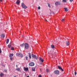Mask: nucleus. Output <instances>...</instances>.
<instances>
[{
	"instance_id": "obj_34",
	"label": "nucleus",
	"mask_w": 77,
	"mask_h": 77,
	"mask_svg": "<svg viewBox=\"0 0 77 77\" xmlns=\"http://www.w3.org/2000/svg\"><path fill=\"white\" fill-rule=\"evenodd\" d=\"M38 77H42V75H38Z\"/></svg>"
},
{
	"instance_id": "obj_36",
	"label": "nucleus",
	"mask_w": 77,
	"mask_h": 77,
	"mask_svg": "<svg viewBox=\"0 0 77 77\" xmlns=\"http://www.w3.org/2000/svg\"><path fill=\"white\" fill-rule=\"evenodd\" d=\"M72 1H73V0H70V2H72Z\"/></svg>"
},
{
	"instance_id": "obj_37",
	"label": "nucleus",
	"mask_w": 77,
	"mask_h": 77,
	"mask_svg": "<svg viewBox=\"0 0 77 77\" xmlns=\"http://www.w3.org/2000/svg\"><path fill=\"white\" fill-rule=\"evenodd\" d=\"M4 71H5V72H7V70H4Z\"/></svg>"
},
{
	"instance_id": "obj_3",
	"label": "nucleus",
	"mask_w": 77,
	"mask_h": 77,
	"mask_svg": "<svg viewBox=\"0 0 77 77\" xmlns=\"http://www.w3.org/2000/svg\"><path fill=\"white\" fill-rule=\"evenodd\" d=\"M61 4V3L59 1H57L55 3V5L56 6H58V5H60Z\"/></svg>"
},
{
	"instance_id": "obj_13",
	"label": "nucleus",
	"mask_w": 77,
	"mask_h": 77,
	"mask_svg": "<svg viewBox=\"0 0 77 77\" xmlns=\"http://www.w3.org/2000/svg\"><path fill=\"white\" fill-rule=\"evenodd\" d=\"M29 58L32 59V57H31V53H29Z\"/></svg>"
},
{
	"instance_id": "obj_12",
	"label": "nucleus",
	"mask_w": 77,
	"mask_h": 77,
	"mask_svg": "<svg viewBox=\"0 0 77 77\" xmlns=\"http://www.w3.org/2000/svg\"><path fill=\"white\" fill-rule=\"evenodd\" d=\"M0 76L1 77H3V76H4V74L2 73H0Z\"/></svg>"
},
{
	"instance_id": "obj_8",
	"label": "nucleus",
	"mask_w": 77,
	"mask_h": 77,
	"mask_svg": "<svg viewBox=\"0 0 77 77\" xmlns=\"http://www.w3.org/2000/svg\"><path fill=\"white\" fill-rule=\"evenodd\" d=\"M16 3L17 5H19L20 3V0H17L16 2Z\"/></svg>"
},
{
	"instance_id": "obj_40",
	"label": "nucleus",
	"mask_w": 77,
	"mask_h": 77,
	"mask_svg": "<svg viewBox=\"0 0 77 77\" xmlns=\"http://www.w3.org/2000/svg\"><path fill=\"white\" fill-rule=\"evenodd\" d=\"M1 2H2V0H0Z\"/></svg>"
},
{
	"instance_id": "obj_7",
	"label": "nucleus",
	"mask_w": 77,
	"mask_h": 77,
	"mask_svg": "<svg viewBox=\"0 0 77 77\" xmlns=\"http://www.w3.org/2000/svg\"><path fill=\"white\" fill-rule=\"evenodd\" d=\"M57 67H58V69H59L61 70V71H64L63 69H62V68L61 67H60V66H58Z\"/></svg>"
},
{
	"instance_id": "obj_24",
	"label": "nucleus",
	"mask_w": 77,
	"mask_h": 77,
	"mask_svg": "<svg viewBox=\"0 0 77 77\" xmlns=\"http://www.w3.org/2000/svg\"><path fill=\"white\" fill-rule=\"evenodd\" d=\"M25 58L26 59V60H28V57H27V56H26L25 57Z\"/></svg>"
},
{
	"instance_id": "obj_27",
	"label": "nucleus",
	"mask_w": 77,
	"mask_h": 77,
	"mask_svg": "<svg viewBox=\"0 0 77 77\" xmlns=\"http://www.w3.org/2000/svg\"><path fill=\"white\" fill-rule=\"evenodd\" d=\"M46 71L47 72H49V70L48 69H46Z\"/></svg>"
},
{
	"instance_id": "obj_6",
	"label": "nucleus",
	"mask_w": 77,
	"mask_h": 77,
	"mask_svg": "<svg viewBox=\"0 0 77 77\" xmlns=\"http://www.w3.org/2000/svg\"><path fill=\"white\" fill-rule=\"evenodd\" d=\"M54 73L55 74H59V71L58 70H56L54 71Z\"/></svg>"
},
{
	"instance_id": "obj_28",
	"label": "nucleus",
	"mask_w": 77,
	"mask_h": 77,
	"mask_svg": "<svg viewBox=\"0 0 77 77\" xmlns=\"http://www.w3.org/2000/svg\"><path fill=\"white\" fill-rule=\"evenodd\" d=\"M63 1L64 2H65V3L66 2V0H63Z\"/></svg>"
},
{
	"instance_id": "obj_25",
	"label": "nucleus",
	"mask_w": 77,
	"mask_h": 77,
	"mask_svg": "<svg viewBox=\"0 0 77 77\" xmlns=\"http://www.w3.org/2000/svg\"><path fill=\"white\" fill-rule=\"evenodd\" d=\"M11 50H14V47H12Z\"/></svg>"
},
{
	"instance_id": "obj_4",
	"label": "nucleus",
	"mask_w": 77,
	"mask_h": 77,
	"mask_svg": "<svg viewBox=\"0 0 77 77\" xmlns=\"http://www.w3.org/2000/svg\"><path fill=\"white\" fill-rule=\"evenodd\" d=\"M29 65L30 66H33L35 65V63H34L31 62L29 63Z\"/></svg>"
},
{
	"instance_id": "obj_39",
	"label": "nucleus",
	"mask_w": 77,
	"mask_h": 77,
	"mask_svg": "<svg viewBox=\"0 0 77 77\" xmlns=\"http://www.w3.org/2000/svg\"><path fill=\"white\" fill-rule=\"evenodd\" d=\"M16 66L17 68H18V66H17V65H16Z\"/></svg>"
},
{
	"instance_id": "obj_1",
	"label": "nucleus",
	"mask_w": 77,
	"mask_h": 77,
	"mask_svg": "<svg viewBox=\"0 0 77 77\" xmlns=\"http://www.w3.org/2000/svg\"><path fill=\"white\" fill-rule=\"evenodd\" d=\"M29 48V45L27 43H25V48L27 49Z\"/></svg>"
},
{
	"instance_id": "obj_5",
	"label": "nucleus",
	"mask_w": 77,
	"mask_h": 77,
	"mask_svg": "<svg viewBox=\"0 0 77 77\" xmlns=\"http://www.w3.org/2000/svg\"><path fill=\"white\" fill-rule=\"evenodd\" d=\"M32 57H33V58H35V59H36V60L38 59V57H36V55L33 54H32Z\"/></svg>"
},
{
	"instance_id": "obj_35",
	"label": "nucleus",
	"mask_w": 77,
	"mask_h": 77,
	"mask_svg": "<svg viewBox=\"0 0 77 77\" xmlns=\"http://www.w3.org/2000/svg\"><path fill=\"white\" fill-rule=\"evenodd\" d=\"M77 74V72H75V75H76Z\"/></svg>"
},
{
	"instance_id": "obj_21",
	"label": "nucleus",
	"mask_w": 77,
	"mask_h": 77,
	"mask_svg": "<svg viewBox=\"0 0 77 77\" xmlns=\"http://www.w3.org/2000/svg\"><path fill=\"white\" fill-rule=\"evenodd\" d=\"M16 70H17V71H20V68H17L16 69Z\"/></svg>"
},
{
	"instance_id": "obj_11",
	"label": "nucleus",
	"mask_w": 77,
	"mask_h": 77,
	"mask_svg": "<svg viewBox=\"0 0 77 77\" xmlns=\"http://www.w3.org/2000/svg\"><path fill=\"white\" fill-rule=\"evenodd\" d=\"M64 9L65 11H66V12H68V8H64Z\"/></svg>"
},
{
	"instance_id": "obj_23",
	"label": "nucleus",
	"mask_w": 77,
	"mask_h": 77,
	"mask_svg": "<svg viewBox=\"0 0 77 77\" xmlns=\"http://www.w3.org/2000/svg\"><path fill=\"white\" fill-rule=\"evenodd\" d=\"M24 44H22V45H21V47H24Z\"/></svg>"
},
{
	"instance_id": "obj_33",
	"label": "nucleus",
	"mask_w": 77,
	"mask_h": 77,
	"mask_svg": "<svg viewBox=\"0 0 77 77\" xmlns=\"http://www.w3.org/2000/svg\"><path fill=\"white\" fill-rule=\"evenodd\" d=\"M2 53V50H1V48H0V54Z\"/></svg>"
},
{
	"instance_id": "obj_17",
	"label": "nucleus",
	"mask_w": 77,
	"mask_h": 77,
	"mask_svg": "<svg viewBox=\"0 0 77 77\" xmlns=\"http://www.w3.org/2000/svg\"><path fill=\"white\" fill-rule=\"evenodd\" d=\"M32 71H35V67L32 68Z\"/></svg>"
},
{
	"instance_id": "obj_42",
	"label": "nucleus",
	"mask_w": 77,
	"mask_h": 77,
	"mask_svg": "<svg viewBox=\"0 0 77 77\" xmlns=\"http://www.w3.org/2000/svg\"><path fill=\"white\" fill-rule=\"evenodd\" d=\"M46 21H47V20H46Z\"/></svg>"
},
{
	"instance_id": "obj_29",
	"label": "nucleus",
	"mask_w": 77,
	"mask_h": 77,
	"mask_svg": "<svg viewBox=\"0 0 77 77\" xmlns=\"http://www.w3.org/2000/svg\"><path fill=\"white\" fill-rule=\"evenodd\" d=\"M8 48H10L11 47V45H8Z\"/></svg>"
},
{
	"instance_id": "obj_31",
	"label": "nucleus",
	"mask_w": 77,
	"mask_h": 77,
	"mask_svg": "<svg viewBox=\"0 0 77 77\" xmlns=\"http://www.w3.org/2000/svg\"><path fill=\"white\" fill-rule=\"evenodd\" d=\"M48 6L49 8H50V4H48Z\"/></svg>"
},
{
	"instance_id": "obj_20",
	"label": "nucleus",
	"mask_w": 77,
	"mask_h": 77,
	"mask_svg": "<svg viewBox=\"0 0 77 77\" xmlns=\"http://www.w3.org/2000/svg\"><path fill=\"white\" fill-rule=\"evenodd\" d=\"M9 39H7L6 41V43L8 44L9 43Z\"/></svg>"
},
{
	"instance_id": "obj_43",
	"label": "nucleus",
	"mask_w": 77,
	"mask_h": 77,
	"mask_svg": "<svg viewBox=\"0 0 77 77\" xmlns=\"http://www.w3.org/2000/svg\"><path fill=\"white\" fill-rule=\"evenodd\" d=\"M40 70L41 71V69H40Z\"/></svg>"
},
{
	"instance_id": "obj_19",
	"label": "nucleus",
	"mask_w": 77,
	"mask_h": 77,
	"mask_svg": "<svg viewBox=\"0 0 77 77\" xmlns=\"http://www.w3.org/2000/svg\"><path fill=\"white\" fill-rule=\"evenodd\" d=\"M24 69L25 71H28L29 70V68L28 67L25 68Z\"/></svg>"
},
{
	"instance_id": "obj_30",
	"label": "nucleus",
	"mask_w": 77,
	"mask_h": 77,
	"mask_svg": "<svg viewBox=\"0 0 77 77\" xmlns=\"http://www.w3.org/2000/svg\"><path fill=\"white\" fill-rule=\"evenodd\" d=\"M10 60H13V57H11L10 58Z\"/></svg>"
},
{
	"instance_id": "obj_18",
	"label": "nucleus",
	"mask_w": 77,
	"mask_h": 77,
	"mask_svg": "<svg viewBox=\"0 0 77 77\" xmlns=\"http://www.w3.org/2000/svg\"><path fill=\"white\" fill-rule=\"evenodd\" d=\"M14 56V54H9V57H12Z\"/></svg>"
},
{
	"instance_id": "obj_10",
	"label": "nucleus",
	"mask_w": 77,
	"mask_h": 77,
	"mask_svg": "<svg viewBox=\"0 0 77 77\" xmlns=\"http://www.w3.org/2000/svg\"><path fill=\"white\" fill-rule=\"evenodd\" d=\"M66 45L67 46H68V45H69V41H67L66 42Z\"/></svg>"
},
{
	"instance_id": "obj_26",
	"label": "nucleus",
	"mask_w": 77,
	"mask_h": 77,
	"mask_svg": "<svg viewBox=\"0 0 77 77\" xmlns=\"http://www.w3.org/2000/svg\"><path fill=\"white\" fill-rule=\"evenodd\" d=\"M62 21V22H63V21H65V19H62L61 20Z\"/></svg>"
},
{
	"instance_id": "obj_14",
	"label": "nucleus",
	"mask_w": 77,
	"mask_h": 77,
	"mask_svg": "<svg viewBox=\"0 0 77 77\" xmlns=\"http://www.w3.org/2000/svg\"><path fill=\"white\" fill-rule=\"evenodd\" d=\"M1 37H2L3 38H5V34H2L1 35Z\"/></svg>"
},
{
	"instance_id": "obj_22",
	"label": "nucleus",
	"mask_w": 77,
	"mask_h": 77,
	"mask_svg": "<svg viewBox=\"0 0 77 77\" xmlns=\"http://www.w3.org/2000/svg\"><path fill=\"white\" fill-rule=\"evenodd\" d=\"M23 54H22L21 53H20V56H19V57H23Z\"/></svg>"
},
{
	"instance_id": "obj_15",
	"label": "nucleus",
	"mask_w": 77,
	"mask_h": 77,
	"mask_svg": "<svg viewBox=\"0 0 77 77\" xmlns=\"http://www.w3.org/2000/svg\"><path fill=\"white\" fill-rule=\"evenodd\" d=\"M21 54V53H17L16 54V56H20V54Z\"/></svg>"
},
{
	"instance_id": "obj_32",
	"label": "nucleus",
	"mask_w": 77,
	"mask_h": 77,
	"mask_svg": "<svg viewBox=\"0 0 77 77\" xmlns=\"http://www.w3.org/2000/svg\"><path fill=\"white\" fill-rule=\"evenodd\" d=\"M38 9H41V7L40 6H39L38 8Z\"/></svg>"
},
{
	"instance_id": "obj_41",
	"label": "nucleus",
	"mask_w": 77,
	"mask_h": 77,
	"mask_svg": "<svg viewBox=\"0 0 77 77\" xmlns=\"http://www.w3.org/2000/svg\"><path fill=\"white\" fill-rule=\"evenodd\" d=\"M14 77H17L16 76H14Z\"/></svg>"
},
{
	"instance_id": "obj_38",
	"label": "nucleus",
	"mask_w": 77,
	"mask_h": 77,
	"mask_svg": "<svg viewBox=\"0 0 77 77\" xmlns=\"http://www.w3.org/2000/svg\"><path fill=\"white\" fill-rule=\"evenodd\" d=\"M30 76L29 75H28L26 77H29Z\"/></svg>"
},
{
	"instance_id": "obj_2",
	"label": "nucleus",
	"mask_w": 77,
	"mask_h": 77,
	"mask_svg": "<svg viewBox=\"0 0 77 77\" xmlns=\"http://www.w3.org/2000/svg\"><path fill=\"white\" fill-rule=\"evenodd\" d=\"M21 6L24 9H26V8H27V6H26L23 3H22Z\"/></svg>"
},
{
	"instance_id": "obj_16",
	"label": "nucleus",
	"mask_w": 77,
	"mask_h": 77,
	"mask_svg": "<svg viewBox=\"0 0 77 77\" xmlns=\"http://www.w3.org/2000/svg\"><path fill=\"white\" fill-rule=\"evenodd\" d=\"M51 48H55V47H54V45H52L51 46Z\"/></svg>"
},
{
	"instance_id": "obj_9",
	"label": "nucleus",
	"mask_w": 77,
	"mask_h": 77,
	"mask_svg": "<svg viewBox=\"0 0 77 77\" xmlns=\"http://www.w3.org/2000/svg\"><path fill=\"white\" fill-rule=\"evenodd\" d=\"M40 60L42 62H44V60L42 59V58L41 57H39Z\"/></svg>"
}]
</instances>
